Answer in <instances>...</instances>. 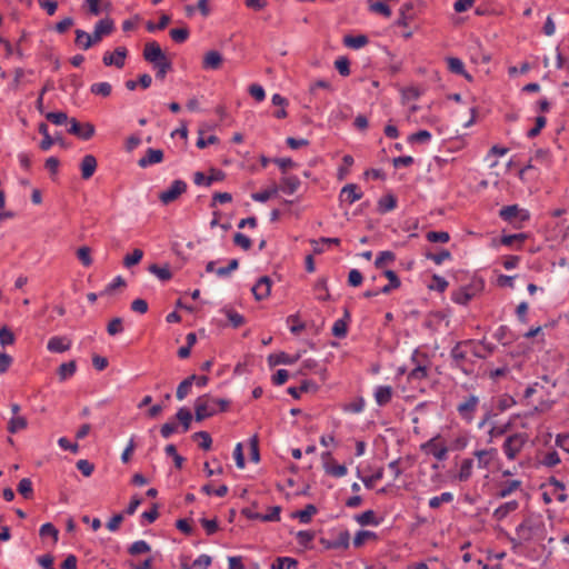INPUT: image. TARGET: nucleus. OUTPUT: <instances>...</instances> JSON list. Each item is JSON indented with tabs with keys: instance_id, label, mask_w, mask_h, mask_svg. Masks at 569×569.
I'll list each match as a JSON object with an SVG mask.
<instances>
[{
	"instance_id": "f257e3e1",
	"label": "nucleus",
	"mask_w": 569,
	"mask_h": 569,
	"mask_svg": "<svg viewBox=\"0 0 569 569\" xmlns=\"http://www.w3.org/2000/svg\"><path fill=\"white\" fill-rule=\"evenodd\" d=\"M114 26L111 19H101L96 23L91 34L80 29L76 30V43L82 49L88 50L92 44L101 41L104 36L110 34Z\"/></svg>"
},
{
	"instance_id": "f03ea898",
	"label": "nucleus",
	"mask_w": 569,
	"mask_h": 569,
	"mask_svg": "<svg viewBox=\"0 0 569 569\" xmlns=\"http://www.w3.org/2000/svg\"><path fill=\"white\" fill-rule=\"evenodd\" d=\"M229 402L224 399H214L208 395L198 397L194 401L196 420L201 421L213 415L226 411Z\"/></svg>"
},
{
	"instance_id": "7ed1b4c3",
	"label": "nucleus",
	"mask_w": 569,
	"mask_h": 569,
	"mask_svg": "<svg viewBox=\"0 0 569 569\" xmlns=\"http://www.w3.org/2000/svg\"><path fill=\"white\" fill-rule=\"evenodd\" d=\"M536 393H540V400L537 405L533 406L531 413H546L550 411L556 403V400L551 399L550 397H545V395L548 396L549 391L548 388L540 381L530 385L525 390L523 396L526 399H529Z\"/></svg>"
},
{
	"instance_id": "20e7f679",
	"label": "nucleus",
	"mask_w": 569,
	"mask_h": 569,
	"mask_svg": "<svg viewBox=\"0 0 569 569\" xmlns=\"http://www.w3.org/2000/svg\"><path fill=\"white\" fill-rule=\"evenodd\" d=\"M529 437L525 432H517L506 438L502 451L508 460H515L528 442Z\"/></svg>"
},
{
	"instance_id": "39448f33",
	"label": "nucleus",
	"mask_w": 569,
	"mask_h": 569,
	"mask_svg": "<svg viewBox=\"0 0 569 569\" xmlns=\"http://www.w3.org/2000/svg\"><path fill=\"white\" fill-rule=\"evenodd\" d=\"M476 466L480 470H491L499 461L496 448L478 449L473 451Z\"/></svg>"
},
{
	"instance_id": "423d86ee",
	"label": "nucleus",
	"mask_w": 569,
	"mask_h": 569,
	"mask_svg": "<svg viewBox=\"0 0 569 569\" xmlns=\"http://www.w3.org/2000/svg\"><path fill=\"white\" fill-rule=\"evenodd\" d=\"M479 405V398L475 395L468 396L457 406L459 417L467 423H471Z\"/></svg>"
},
{
	"instance_id": "0eeeda50",
	"label": "nucleus",
	"mask_w": 569,
	"mask_h": 569,
	"mask_svg": "<svg viewBox=\"0 0 569 569\" xmlns=\"http://www.w3.org/2000/svg\"><path fill=\"white\" fill-rule=\"evenodd\" d=\"M187 191V183L183 180H174L172 183L159 194V200L163 204H169L177 200Z\"/></svg>"
},
{
	"instance_id": "6e6552de",
	"label": "nucleus",
	"mask_w": 569,
	"mask_h": 569,
	"mask_svg": "<svg viewBox=\"0 0 569 569\" xmlns=\"http://www.w3.org/2000/svg\"><path fill=\"white\" fill-rule=\"evenodd\" d=\"M499 216L501 219L508 222H522L529 220L530 218L529 212L526 209L519 208L517 204L501 208Z\"/></svg>"
},
{
	"instance_id": "1a4fd4ad",
	"label": "nucleus",
	"mask_w": 569,
	"mask_h": 569,
	"mask_svg": "<svg viewBox=\"0 0 569 569\" xmlns=\"http://www.w3.org/2000/svg\"><path fill=\"white\" fill-rule=\"evenodd\" d=\"M128 50L126 47H118L113 52L107 51L102 57V62L106 67L114 66L118 69L124 67Z\"/></svg>"
},
{
	"instance_id": "9d476101",
	"label": "nucleus",
	"mask_w": 569,
	"mask_h": 569,
	"mask_svg": "<svg viewBox=\"0 0 569 569\" xmlns=\"http://www.w3.org/2000/svg\"><path fill=\"white\" fill-rule=\"evenodd\" d=\"M323 469L326 473L335 477L342 478L347 475L348 469L345 465H337L331 456L330 451H326L321 455Z\"/></svg>"
},
{
	"instance_id": "9b49d317",
	"label": "nucleus",
	"mask_w": 569,
	"mask_h": 569,
	"mask_svg": "<svg viewBox=\"0 0 569 569\" xmlns=\"http://www.w3.org/2000/svg\"><path fill=\"white\" fill-rule=\"evenodd\" d=\"M143 58L153 66L168 60L161 47L156 41L148 42L144 46Z\"/></svg>"
},
{
	"instance_id": "f8f14e48",
	"label": "nucleus",
	"mask_w": 569,
	"mask_h": 569,
	"mask_svg": "<svg viewBox=\"0 0 569 569\" xmlns=\"http://www.w3.org/2000/svg\"><path fill=\"white\" fill-rule=\"evenodd\" d=\"M69 123H70L69 132L71 134L78 136L79 138H81L83 140H89L94 134V127H93V124H91L89 122L81 124L77 121V119L71 118L69 120Z\"/></svg>"
},
{
	"instance_id": "ddd939ff",
	"label": "nucleus",
	"mask_w": 569,
	"mask_h": 569,
	"mask_svg": "<svg viewBox=\"0 0 569 569\" xmlns=\"http://www.w3.org/2000/svg\"><path fill=\"white\" fill-rule=\"evenodd\" d=\"M362 198V192L360 191L358 184L348 183L346 184L339 194V199L341 202H347L348 204H352L353 202L360 200Z\"/></svg>"
},
{
	"instance_id": "4468645a",
	"label": "nucleus",
	"mask_w": 569,
	"mask_h": 569,
	"mask_svg": "<svg viewBox=\"0 0 569 569\" xmlns=\"http://www.w3.org/2000/svg\"><path fill=\"white\" fill-rule=\"evenodd\" d=\"M224 179V173L221 170L211 169L210 176L206 177L202 172L197 171L193 174V182L197 186L210 187L213 181H221Z\"/></svg>"
},
{
	"instance_id": "2eb2a0df",
	"label": "nucleus",
	"mask_w": 569,
	"mask_h": 569,
	"mask_svg": "<svg viewBox=\"0 0 569 569\" xmlns=\"http://www.w3.org/2000/svg\"><path fill=\"white\" fill-rule=\"evenodd\" d=\"M72 341L64 336H53L49 339L47 349L50 352L61 353L71 348Z\"/></svg>"
},
{
	"instance_id": "dca6fc26",
	"label": "nucleus",
	"mask_w": 569,
	"mask_h": 569,
	"mask_svg": "<svg viewBox=\"0 0 569 569\" xmlns=\"http://www.w3.org/2000/svg\"><path fill=\"white\" fill-rule=\"evenodd\" d=\"M470 341H460L457 342L456 346L451 349L450 356L453 361V366L463 372H467V370L463 368V361L467 358V352L463 350V347L469 345Z\"/></svg>"
},
{
	"instance_id": "f3484780",
	"label": "nucleus",
	"mask_w": 569,
	"mask_h": 569,
	"mask_svg": "<svg viewBox=\"0 0 569 569\" xmlns=\"http://www.w3.org/2000/svg\"><path fill=\"white\" fill-rule=\"evenodd\" d=\"M271 291V279L267 276L261 277L252 287V293L257 300H262L269 297Z\"/></svg>"
},
{
	"instance_id": "a211bd4d",
	"label": "nucleus",
	"mask_w": 569,
	"mask_h": 569,
	"mask_svg": "<svg viewBox=\"0 0 569 569\" xmlns=\"http://www.w3.org/2000/svg\"><path fill=\"white\" fill-rule=\"evenodd\" d=\"M222 61L221 53L217 50H211L203 56L202 68L204 70H217L221 67Z\"/></svg>"
},
{
	"instance_id": "6ab92c4d",
	"label": "nucleus",
	"mask_w": 569,
	"mask_h": 569,
	"mask_svg": "<svg viewBox=\"0 0 569 569\" xmlns=\"http://www.w3.org/2000/svg\"><path fill=\"white\" fill-rule=\"evenodd\" d=\"M162 160V150L149 148L146 152V156L139 159L138 164L141 168H147L148 166L160 163Z\"/></svg>"
},
{
	"instance_id": "aec40b11",
	"label": "nucleus",
	"mask_w": 569,
	"mask_h": 569,
	"mask_svg": "<svg viewBox=\"0 0 569 569\" xmlns=\"http://www.w3.org/2000/svg\"><path fill=\"white\" fill-rule=\"evenodd\" d=\"M393 396L391 386H377L373 392L375 400L379 407L388 405Z\"/></svg>"
},
{
	"instance_id": "412c9836",
	"label": "nucleus",
	"mask_w": 569,
	"mask_h": 569,
	"mask_svg": "<svg viewBox=\"0 0 569 569\" xmlns=\"http://www.w3.org/2000/svg\"><path fill=\"white\" fill-rule=\"evenodd\" d=\"M97 169V159L92 154H86L80 162L81 177L84 180L90 179Z\"/></svg>"
},
{
	"instance_id": "4be33fe9",
	"label": "nucleus",
	"mask_w": 569,
	"mask_h": 569,
	"mask_svg": "<svg viewBox=\"0 0 569 569\" xmlns=\"http://www.w3.org/2000/svg\"><path fill=\"white\" fill-rule=\"evenodd\" d=\"M473 468H475V459L472 458H465L461 460L459 470L457 473V479L460 482L468 481L472 475H473Z\"/></svg>"
},
{
	"instance_id": "5701e85b",
	"label": "nucleus",
	"mask_w": 569,
	"mask_h": 569,
	"mask_svg": "<svg viewBox=\"0 0 569 569\" xmlns=\"http://www.w3.org/2000/svg\"><path fill=\"white\" fill-rule=\"evenodd\" d=\"M301 181L297 176H283L280 180L279 190L287 194H293L300 187Z\"/></svg>"
},
{
	"instance_id": "b1692460",
	"label": "nucleus",
	"mask_w": 569,
	"mask_h": 569,
	"mask_svg": "<svg viewBox=\"0 0 569 569\" xmlns=\"http://www.w3.org/2000/svg\"><path fill=\"white\" fill-rule=\"evenodd\" d=\"M446 61L450 72L463 76L469 81L472 80V77L466 71L465 64L461 59L456 57H448Z\"/></svg>"
},
{
	"instance_id": "393cba45",
	"label": "nucleus",
	"mask_w": 569,
	"mask_h": 569,
	"mask_svg": "<svg viewBox=\"0 0 569 569\" xmlns=\"http://www.w3.org/2000/svg\"><path fill=\"white\" fill-rule=\"evenodd\" d=\"M383 274L385 277L389 280L388 281V284H386L385 287H382L380 289V292L381 293H389L391 290L393 289H397L400 287L401 282H400V279L398 278L397 273L393 271V270H385L383 271Z\"/></svg>"
},
{
	"instance_id": "a878e982",
	"label": "nucleus",
	"mask_w": 569,
	"mask_h": 569,
	"mask_svg": "<svg viewBox=\"0 0 569 569\" xmlns=\"http://www.w3.org/2000/svg\"><path fill=\"white\" fill-rule=\"evenodd\" d=\"M77 363L74 360L63 362L58 368V376L61 381H64L76 373Z\"/></svg>"
},
{
	"instance_id": "bb28decb",
	"label": "nucleus",
	"mask_w": 569,
	"mask_h": 569,
	"mask_svg": "<svg viewBox=\"0 0 569 569\" xmlns=\"http://www.w3.org/2000/svg\"><path fill=\"white\" fill-rule=\"evenodd\" d=\"M279 192V187L277 184H272L266 190L254 192L251 194L252 200L257 202H267L272 197L277 196Z\"/></svg>"
},
{
	"instance_id": "cd10ccee",
	"label": "nucleus",
	"mask_w": 569,
	"mask_h": 569,
	"mask_svg": "<svg viewBox=\"0 0 569 569\" xmlns=\"http://www.w3.org/2000/svg\"><path fill=\"white\" fill-rule=\"evenodd\" d=\"M38 130L43 136V139L40 142V149L43 151H48L53 146L54 139L49 134V128L47 123L41 122L39 124Z\"/></svg>"
},
{
	"instance_id": "c85d7f7f",
	"label": "nucleus",
	"mask_w": 569,
	"mask_h": 569,
	"mask_svg": "<svg viewBox=\"0 0 569 569\" xmlns=\"http://www.w3.org/2000/svg\"><path fill=\"white\" fill-rule=\"evenodd\" d=\"M549 485L553 488L552 493L556 496V499L559 502H565L568 499V496L565 492V483L556 478H551Z\"/></svg>"
},
{
	"instance_id": "c756f323",
	"label": "nucleus",
	"mask_w": 569,
	"mask_h": 569,
	"mask_svg": "<svg viewBox=\"0 0 569 569\" xmlns=\"http://www.w3.org/2000/svg\"><path fill=\"white\" fill-rule=\"evenodd\" d=\"M28 426L27 419L22 416H12L8 422V431L10 433H17Z\"/></svg>"
},
{
	"instance_id": "7c9ffc66",
	"label": "nucleus",
	"mask_w": 569,
	"mask_h": 569,
	"mask_svg": "<svg viewBox=\"0 0 569 569\" xmlns=\"http://www.w3.org/2000/svg\"><path fill=\"white\" fill-rule=\"evenodd\" d=\"M397 206V199L392 194H387L379 199L378 201V210L381 213L389 212L393 210Z\"/></svg>"
},
{
	"instance_id": "2f4dec72",
	"label": "nucleus",
	"mask_w": 569,
	"mask_h": 569,
	"mask_svg": "<svg viewBox=\"0 0 569 569\" xmlns=\"http://www.w3.org/2000/svg\"><path fill=\"white\" fill-rule=\"evenodd\" d=\"M112 87L109 82H97L91 84L90 92L96 96H101L103 98H107L111 94Z\"/></svg>"
},
{
	"instance_id": "473e14b6",
	"label": "nucleus",
	"mask_w": 569,
	"mask_h": 569,
	"mask_svg": "<svg viewBox=\"0 0 569 569\" xmlns=\"http://www.w3.org/2000/svg\"><path fill=\"white\" fill-rule=\"evenodd\" d=\"M298 561L291 557H278L272 563L271 569H292Z\"/></svg>"
},
{
	"instance_id": "72a5a7b5",
	"label": "nucleus",
	"mask_w": 569,
	"mask_h": 569,
	"mask_svg": "<svg viewBox=\"0 0 569 569\" xmlns=\"http://www.w3.org/2000/svg\"><path fill=\"white\" fill-rule=\"evenodd\" d=\"M316 512L317 508L313 505H307L305 509L297 511L293 517L298 518L302 523H309Z\"/></svg>"
},
{
	"instance_id": "f704fd0d",
	"label": "nucleus",
	"mask_w": 569,
	"mask_h": 569,
	"mask_svg": "<svg viewBox=\"0 0 569 569\" xmlns=\"http://www.w3.org/2000/svg\"><path fill=\"white\" fill-rule=\"evenodd\" d=\"M316 391L317 390V386L315 382L312 381H309V380H306L301 383V386L299 388L297 387H290L288 389V392L296 399H298L300 397V393L301 392H307V391Z\"/></svg>"
},
{
	"instance_id": "c9c22d12",
	"label": "nucleus",
	"mask_w": 569,
	"mask_h": 569,
	"mask_svg": "<svg viewBox=\"0 0 569 569\" xmlns=\"http://www.w3.org/2000/svg\"><path fill=\"white\" fill-rule=\"evenodd\" d=\"M518 506L519 505L516 500L506 502L495 510L493 516L500 520L505 518L509 512L515 511L518 508Z\"/></svg>"
},
{
	"instance_id": "e433bc0d",
	"label": "nucleus",
	"mask_w": 569,
	"mask_h": 569,
	"mask_svg": "<svg viewBox=\"0 0 569 569\" xmlns=\"http://www.w3.org/2000/svg\"><path fill=\"white\" fill-rule=\"evenodd\" d=\"M367 42H368V38L363 34L356 36V37L347 36L343 39V43L347 47L352 48V49H360L363 46H366Z\"/></svg>"
},
{
	"instance_id": "4c0bfd02",
	"label": "nucleus",
	"mask_w": 569,
	"mask_h": 569,
	"mask_svg": "<svg viewBox=\"0 0 569 569\" xmlns=\"http://www.w3.org/2000/svg\"><path fill=\"white\" fill-rule=\"evenodd\" d=\"M396 260V254L392 251L386 250L378 253L375 267L380 269L383 268L386 264L391 263Z\"/></svg>"
},
{
	"instance_id": "58836bf2",
	"label": "nucleus",
	"mask_w": 569,
	"mask_h": 569,
	"mask_svg": "<svg viewBox=\"0 0 569 569\" xmlns=\"http://www.w3.org/2000/svg\"><path fill=\"white\" fill-rule=\"evenodd\" d=\"M521 486V481L520 480H511L509 482H506L503 483L499 491H498V497L500 498H506L508 496H510L513 491L518 490Z\"/></svg>"
},
{
	"instance_id": "ea45409f",
	"label": "nucleus",
	"mask_w": 569,
	"mask_h": 569,
	"mask_svg": "<svg viewBox=\"0 0 569 569\" xmlns=\"http://www.w3.org/2000/svg\"><path fill=\"white\" fill-rule=\"evenodd\" d=\"M233 328H239L244 323V318L233 309L226 308L222 310Z\"/></svg>"
},
{
	"instance_id": "a19ab883",
	"label": "nucleus",
	"mask_w": 569,
	"mask_h": 569,
	"mask_svg": "<svg viewBox=\"0 0 569 569\" xmlns=\"http://www.w3.org/2000/svg\"><path fill=\"white\" fill-rule=\"evenodd\" d=\"M149 271L163 281L169 280L172 277V273L168 266L160 267L158 264H151L149 267Z\"/></svg>"
},
{
	"instance_id": "79ce46f5",
	"label": "nucleus",
	"mask_w": 569,
	"mask_h": 569,
	"mask_svg": "<svg viewBox=\"0 0 569 569\" xmlns=\"http://www.w3.org/2000/svg\"><path fill=\"white\" fill-rule=\"evenodd\" d=\"M39 535L41 538L51 537L54 543L59 538L58 529L50 522H47L40 527Z\"/></svg>"
},
{
	"instance_id": "37998d69",
	"label": "nucleus",
	"mask_w": 569,
	"mask_h": 569,
	"mask_svg": "<svg viewBox=\"0 0 569 569\" xmlns=\"http://www.w3.org/2000/svg\"><path fill=\"white\" fill-rule=\"evenodd\" d=\"M177 419L181 422L183 432H187L192 420L191 412L187 408H180L177 412Z\"/></svg>"
},
{
	"instance_id": "c03bdc74",
	"label": "nucleus",
	"mask_w": 569,
	"mask_h": 569,
	"mask_svg": "<svg viewBox=\"0 0 569 569\" xmlns=\"http://www.w3.org/2000/svg\"><path fill=\"white\" fill-rule=\"evenodd\" d=\"M18 492L26 499H30L33 495L32 482L29 478H23L18 485Z\"/></svg>"
},
{
	"instance_id": "a18cd8bd",
	"label": "nucleus",
	"mask_w": 569,
	"mask_h": 569,
	"mask_svg": "<svg viewBox=\"0 0 569 569\" xmlns=\"http://www.w3.org/2000/svg\"><path fill=\"white\" fill-rule=\"evenodd\" d=\"M189 29L187 27L170 30L171 39L177 43H183L189 38Z\"/></svg>"
},
{
	"instance_id": "49530a36",
	"label": "nucleus",
	"mask_w": 569,
	"mask_h": 569,
	"mask_svg": "<svg viewBox=\"0 0 569 569\" xmlns=\"http://www.w3.org/2000/svg\"><path fill=\"white\" fill-rule=\"evenodd\" d=\"M300 358V355L290 356L286 352H280L279 355L274 356V365L283 363V365H293L297 362ZM270 361H272L273 357L271 356Z\"/></svg>"
},
{
	"instance_id": "de8ad7c7",
	"label": "nucleus",
	"mask_w": 569,
	"mask_h": 569,
	"mask_svg": "<svg viewBox=\"0 0 569 569\" xmlns=\"http://www.w3.org/2000/svg\"><path fill=\"white\" fill-rule=\"evenodd\" d=\"M369 10L379 13L386 18H389L391 16L390 8L382 1L371 2L369 3Z\"/></svg>"
},
{
	"instance_id": "09e8293b",
	"label": "nucleus",
	"mask_w": 569,
	"mask_h": 569,
	"mask_svg": "<svg viewBox=\"0 0 569 569\" xmlns=\"http://www.w3.org/2000/svg\"><path fill=\"white\" fill-rule=\"evenodd\" d=\"M143 257V251L141 249H134L130 254H127L123 259V264L127 268H130L134 264H138Z\"/></svg>"
},
{
	"instance_id": "8fccbe9b",
	"label": "nucleus",
	"mask_w": 569,
	"mask_h": 569,
	"mask_svg": "<svg viewBox=\"0 0 569 569\" xmlns=\"http://www.w3.org/2000/svg\"><path fill=\"white\" fill-rule=\"evenodd\" d=\"M426 238L430 242L446 243L450 240V236L447 231H429Z\"/></svg>"
},
{
	"instance_id": "3c124183",
	"label": "nucleus",
	"mask_w": 569,
	"mask_h": 569,
	"mask_svg": "<svg viewBox=\"0 0 569 569\" xmlns=\"http://www.w3.org/2000/svg\"><path fill=\"white\" fill-rule=\"evenodd\" d=\"M149 551H150V546L144 540H137L129 548V553L132 556L146 553Z\"/></svg>"
},
{
	"instance_id": "603ef678",
	"label": "nucleus",
	"mask_w": 569,
	"mask_h": 569,
	"mask_svg": "<svg viewBox=\"0 0 569 569\" xmlns=\"http://www.w3.org/2000/svg\"><path fill=\"white\" fill-rule=\"evenodd\" d=\"M427 377H428V369L425 366L416 367L408 375V379L410 381H415V380L421 381V380L427 379Z\"/></svg>"
},
{
	"instance_id": "864d4df0",
	"label": "nucleus",
	"mask_w": 569,
	"mask_h": 569,
	"mask_svg": "<svg viewBox=\"0 0 569 569\" xmlns=\"http://www.w3.org/2000/svg\"><path fill=\"white\" fill-rule=\"evenodd\" d=\"M357 521L361 526L378 525L376 515L372 510H367V511L362 512L361 515L357 516Z\"/></svg>"
},
{
	"instance_id": "5fc2aeb1",
	"label": "nucleus",
	"mask_w": 569,
	"mask_h": 569,
	"mask_svg": "<svg viewBox=\"0 0 569 569\" xmlns=\"http://www.w3.org/2000/svg\"><path fill=\"white\" fill-rule=\"evenodd\" d=\"M164 451H166V453L168 456L173 458L176 468L181 469L182 465H183V461H184V458L178 453L176 446L174 445H168L166 447Z\"/></svg>"
},
{
	"instance_id": "6e6d98bb",
	"label": "nucleus",
	"mask_w": 569,
	"mask_h": 569,
	"mask_svg": "<svg viewBox=\"0 0 569 569\" xmlns=\"http://www.w3.org/2000/svg\"><path fill=\"white\" fill-rule=\"evenodd\" d=\"M77 257L84 267H89L92 264L91 250L89 247H80L77 250Z\"/></svg>"
},
{
	"instance_id": "4d7b16f0",
	"label": "nucleus",
	"mask_w": 569,
	"mask_h": 569,
	"mask_svg": "<svg viewBox=\"0 0 569 569\" xmlns=\"http://www.w3.org/2000/svg\"><path fill=\"white\" fill-rule=\"evenodd\" d=\"M365 406H366L365 399L362 397H359V398H356L353 401L349 402L345 407V410L352 412V413H360L363 411Z\"/></svg>"
},
{
	"instance_id": "13d9d810",
	"label": "nucleus",
	"mask_w": 569,
	"mask_h": 569,
	"mask_svg": "<svg viewBox=\"0 0 569 569\" xmlns=\"http://www.w3.org/2000/svg\"><path fill=\"white\" fill-rule=\"evenodd\" d=\"M376 538V533L368 530H361L353 538V546L361 547L367 540Z\"/></svg>"
},
{
	"instance_id": "bf43d9fd",
	"label": "nucleus",
	"mask_w": 569,
	"mask_h": 569,
	"mask_svg": "<svg viewBox=\"0 0 569 569\" xmlns=\"http://www.w3.org/2000/svg\"><path fill=\"white\" fill-rule=\"evenodd\" d=\"M107 331L110 336H116L123 331V325L121 318H113L109 321L107 326Z\"/></svg>"
},
{
	"instance_id": "052dcab7",
	"label": "nucleus",
	"mask_w": 569,
	"mask_h": 569,
	"mask_svg": "<svg viewBox=\"0 0 569 569\" xmlns=\"http://www.w3.org/2000/svg\"><path fill=\"white\" fill-rule=\"evenodd\" d=\"M332 335L337 338H343L347 335V321L343 319H338L335 321L332 326Z\"/></svg>"
},
{
	"instance_id": "680f3d73",
	"label": "nucleus",
	"mask_w": 569,
	"mask_h": 569,
	"mask_svg": "<svg viewBox=\"0 0 569 569\" xmlns=\"http://www.w3.org/2000/svg\"><path fill=\"white\" fill-rule=\"evenodd\" d=\"M47 120L52 122L53 124L61 126L69 121L68 116L66 112L59 111V112H48L46 114Z\"/></svg>"
},
{
	"instance_id": "e2e57ef3",
	"label": "nucleus",
	"mask_w": 569,
	"mask_h": 569,
	"mask_svg": "<svg viewBox=\"0 0 569 569\" xmlns=\"http://www.w3.org/2000/svg\"><path fill=\"white\" fill-rule=\"evenodd\" d=\"M431 140V133L428 130H420L416 133H412L408 137L409 142H421L427 143Z\"/></svg>"
},
{
	"instance_id": "0e129e2a",
	"label": "nucleus",
	"mask_w": 569,
	"mask_h": 569,
	"mask_svg": "<svg viewBox=\"0 0 569 569\" xmlns=\"http://www.w3.org/2000/svg\"><path fill=\"white\" fill-rule=\"evenodd\" d=\"M335 67L341 76L347 77L350 74V63L346 57L338 58L335 61Z\"/></svg>"
},
{
	"instance_id": "69168bd1",
	"label": "nucleus",
	"mask_w": 569,
	"mask_h": 569,
	"mask_svg": "<svg viewBox=\"0 0 569 569\" xmlns=\"http://www.w3.org/2000/svg\"><path fill=\"white\" fill-rule=\"evenodd\" d=\"M315 289L319 292L317 295L318 300H328L330 298V293L327 288V282L325 279H320L317 281Z\"/></svg>"
},
{
	"instance_id": "338daca9",
	"label": "nucleus",
	"mask_w": 569,
	"mask_h": 569,
	"mask_svg": "<svg viewBox=\"0 0 569 569\" xmlns=\"http://www.w3.org/2000/svg\"><path fill=\"white\" fill-rule=\"evenodd\" d=\"M233 242L243 250H249L252 246L251 239L241 232H237L233 236Z\"/></svg>"
},
{
	"instance_id": "774afa93",
	"label": "nucleus",
	"mask_w": 569,
	"mask_h": 569,
	"mask_svg": "<svg viewBox=\"0 0 569 569\" xmlns=\"http://www.w3.org/2000/svg\"><path fill=\"white\" fill-rule=\"evenodd\" d=\"M296 538L299 545L306 547L315 539V533L309 530H301L297 532Z\"/></svg>"
}]
</instances>
